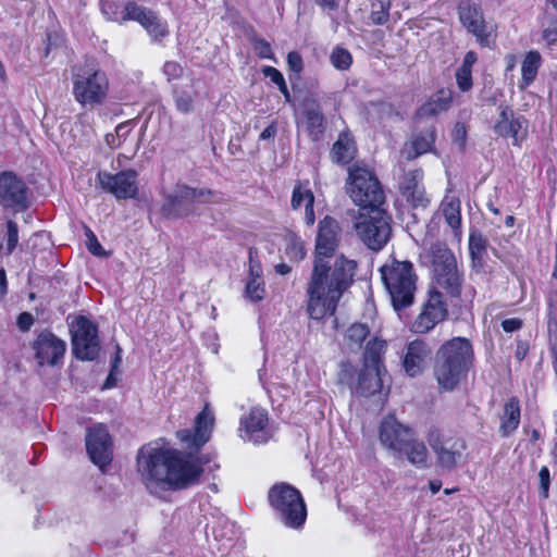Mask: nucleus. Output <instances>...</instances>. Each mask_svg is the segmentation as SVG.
Masks as SVG:
<instances>
[{"instance_id": "obj_1", "label": "nucleus", "mask_w": 557, "mask_h": 557, "mask_svg": "<svg viewBox=\"0 0 557 557\" xmlns=\"http://www.w3.org/2000/svg\"><path fill=\"white\" fill-rule=\"evenodd\" d=\"M341 239L338 221L330 215L324 216L319 222L313 270L307 286V312L311 319L321 320L334 313L342 295L354 281L355 260L343 255L335 259L333 265L326 260L333 256Z\"/></svg>"}, {"instance_id": "obj_2", "label": "nucleus", "mask_w": 557, "mask_h": 557, "mask_svg": "<svg viewBox=\"0 0 557 557\" xmlns=\"http://www.w3.org/2000/svg\"><path fill=\"white\" fill-rule=\"evenodd\" d=\"M137 469L146 487L154 493L185 490L200 480L203 472L200 459L193 453L147 445L137 455Z\"/></svg>"}, {"instance_id": "obj_3", "label": "nucleus", "mask_w": 557, "mask_h": 557, "mask_svg": "<svg viewBox=\"0 0 557 557\" xmlns=\"http://www.w3.org/2000/svg\"><path fill=\"white\" fill-rule=\"evenodd\" d=\"M474 361L472 344L465 337H454L440 346L435 354L433 374L443 391H453L463 380Z\"/></svg>"}, {"instance_id": "obj_4", "label": "nucleus", "mask_w": 557, "mask_h": 557, "mask_svg": "<svg viewBox=\"0 0 557 557\" xmlns=\"http://www.w3.org/2000/svg\"><path fill=\"white\" fill-rule=\"evenodd\" d=\"M393 309L399 313L414 302L418 276L410 261L391 260L380 269Z\"/></svg>"}, {"instance_id": "obj_5", "label": "nucleus", "mask_w": 557, "mask_h": 557, "mask_svg": "<svg viewBox=\"0 0 557 557\" xmlns=\"http://www.w3.org/2000/svg\"><path fill=\"white\" fill-rule=\"evenodd\" d=\"M72 84L74 99L82 106H99L107 98V75L94 61H86L72 69Z\"/></svg>"}, {"instance_id": "obj_6", "label": "nucleus", "mask_w": 557, "mask_h": 557, "mask_svg": "<svg viewBox=\"0 0 557 557\" xmlns=\"http://www.w3.org/2000/svg\"><path fill=\"white\" fill-rule=\"evenodd\" d=\"M352 227L358 238L371 250H381L389 240L391 218L383 208L357 210Z\"/></svg>"}, {"instance_id": "obj_7", "label": "nucleus", "mask_w": 557, "mask_h": 557, "mask_svg": "<svg viewBox=\"0 0 557 557\" xmlns=\"http://www.w3.org/2000/svg\"><path fill=\"white\" fill-rule=\"evenodd\" d=\"M347 194L358 210L383 208L385 195L375 175L368 169L354 165L348 170Z\"/></svg>"}, {"instance_id": "obj_8", "label": "nucleus", "mask_w": 557, "mask_h": 557, "mask_svg": "<svg viewBox=\"0 0 557 557\" xmlns=\"http://www.w3.org/2000/svg\"><path fill=\"white\" fill-rule=\"evenodd\" d=\"M269 502L284 525L299 529L306 521L307 509L298 490L286 483L273 485Z\"/></svg>"}, {"instance_id": "obj_9", "label": "nucleus", "mask_w": 557, "mask_h": 557, "mask_svg": "<svg viewBox=\"0 0 557 557\" xmlns=\"http://www.w3.org/2000/svg\"><path fill=\"white\" fill-rule=\"evenodd\" d=\"M386 371L384 368L362 366L358 371L349 361L339 364L338 382L361 396H372L382 391Z\"/></svg>"}, {"instance_id": "obj_10", "label": "nucleus", "mask_w": 557, "mask_h": 557, "mask_svg": "<svg viewBox=\"0 0 557 557\" xmlns=\"http://www.w3.org/2000/svg\"><path fill=\"white\" fill-rule=\"evenodd\" d=\"M215 196L216 194L211 189H196L186 185H177L175 189L165 197L161 210L168 218L187 216L194 211V203L214 201Z\"/></svg>"}, {"instance_id": "obj_11", "label": "nucleus", "mask_w": 557, "mask_h": 557, "mask_svg": "<svg viewBox=\"0 0 557 557\" xmlns=\"http://www.w3.org/2000/svg\"><path fill=\"white\" fill-rule=\"evenodd\" d=\"M70 332L75 357L81 360H95L100 351L97 325L79 315L71 323Z\"/></svg>"}, {"instance_id": "obj_12", "label": "nucleus", "mask_w": 557, "mask_h": 557, "mask_svg": "<svg viewBox=\"0 0 557 557\" xmlns=\"http://www.w3.org/2000/svg\"><path fill=\"white\" fill-rule=\"evenodd\" d=\"M437 466L445 471H453L460 462L466 443L462 438L445 436L437 429H431L426 435Z\"/></svg>"}, {"instance_id": "obj_13", "label": "nucleus", "mask_w": 557, "mask_h": 557, "mask_svg": "<svg viewBox=\"0 0 557 557\" xmlns=\"http://www.w3.org/2000/svg\"><path fill=\"white\" fill-rule=\"evenodd\" d=\"M447 313V304L443 294L435 287H430L410 330L416 334L429 333L446 319Z\"/></svg>"}, {"instance_id": "obj_14", "label": "nucleus", "mask_w": 557, "mask_h": 557, "mask_svg": "<svg viewBox=\"0 0 557 557\" xmlns=\"http://www.w3.org/2000/svg\"><path fill=\"white\" fill-rule=\"evenodd\" d=\"M461 25L472 34L481 47H490L495 37V28L484 20L482 9L470 1H461L458 5Z\"/></svg>"}, {"instance_id": "obj_15", "label": "nucleus", "mask_w": 557, "mask_h": 557, "mask_svg": "<svg viewBox=\"0 0 557 557\" xmlns=\"http://www.w3.org/2000/svg\"><path fill=\"white\" fill-rule=\"evenodd\" d=\"M137 176L138 174L134 170H125L116 174L100 171L97 173V184L117 200L131 199L135 198L138 193Z\"/></svg>"}, {"instance_id": "obj_16", "label": "nucleus", "mask_w": 557, "mask_h": 557, "mask_svg": "<svg viewBox=\"0 0 557 557\" xmlns=\"http://www.w3.org/2000/svg\"><path fill=\"white\" fill-rule=\"evenodd\" d=\"M269 418L265 409L251 408L239 421L238 435L245 442L253 444L267 443L271 433L268 429Z\"/></svg>"}, {"instance_id": "obj_17", "label": "nucleus", "mask_w": 557, "mask_h": 557, "mask_svg": "<svg viewBox=\"0 0 557 557\" xmlns=\"http://www.w3.org/2000/svg\"><path fill=\"white\" fill-rule=\"evenodd\" d=\"M414 435V431L400 423L394 416L385 417L380 424L379 438L386 449L393 453H401L404 446Z\"/></svg>"}, {"instance_id": "obj_18", "label": "nucleus", "mask_w": 557, "mask_h": 557, "mask_svg": "<svg viewBox=\"0 0 557 557\" xmlns=\"http://www.w3.org/2000/svg\"><path fill=\"white\" fill-rule=\"evenodd\" d=\"M86 449L91 461L103 468L112 460L110 435L102 424L88 429L86 434Z\"/></svg>"}, {"instance_id": "obj_19", "label": "nucleus", "mask_w": 557, "mask_h": 557, "mask_svg": "<svg viewBox=\"0 0 557 557\" xmlns=\"http://www.w3.org/2000/svg\"><path fill=\"white\" fill-rule=\"evenodd\" d=\"M121 20L123 22L132 20L138 22L154 39L165 37L168 27L165 22L161 21L154 12L135 2H128L122 11Z\"/></svg>"}, {"instance_id": "obj_20", "label": "nucleus", "mask_w": 557, "mask_h": 557, "mask_svg": "<svg viewBox=\"0 0 557 557\" xmlns=\"http://www.w3.org/2000/svg\"><path fill=\"white\" fill-rule=\"evenodd\" d=\"M0 205L4 208L25 209L27 207V187L12 172L0 174Z\"/></svg>"}, {"instance_id": "obj_21", "label": "nucleus", "mask_w": 557, "mask_h": 557, "mask_svg": "<svg viewBox=\"0 0 557 557\" xmlns=\"http://www.w3.org/2000/svg\"><path fill=\"white\" fill-rule=\"evenodd\" d=\"M494 131L502 137L511 138L513 145H519L527 137L528 124L522 116H516L509 107H500Z\"/></svg>"}, {"instance_id": "obj_22", "label": "nucleus", "mask_w": 557, "mask_h": 557, "mask_svg": "<svg viewBox=\"0 0 557 557\" xmlns=\"http://www.w3.org/2000/svg\"><path fill=\"white\" fill-rule=\"evenodd\" d=\"M213 413L209 410L208 406L196 417L195 429L181 430L177 432L180 441L188 448H200L209 438L213 426Z\"/></svg>"}, {"instance_id": "obj_23", "label": "nucleus", "mask_w": 557, "mask_h": 557, "mask_svg": "<svg viewBox=\"0 0 557 557\" xmlns=\"http://www.w3.org/2000/svg\"><path fill=\"white\" fill-rule=\"evenodd\" d=\"M36 358L40 366H54L64 356L66 344L50 332H42L34 343Z\"/></svg>"}, {"instance_id": "obj_24", "label": "nucleus", "mask_w": 557, "mask_h": 557, "mask_svg": "<svg viewBox=\"0 0 557 557\" xmlns=\"http://www.w3.org/2000/svg\"><path fill=\"white\" fill-rule=\"evenodd\" d=\"M432 356L430 345L423 339L410 342L405 349L403 367L410 376H416L425 369Z\"/></svg>"}, {"instance_id": "obj_25", "label": "nucleus", "mask_w": 557, "mask_h": 557, "mask_svg": "<svg viewBox=\"0 0 557 557\" xmlns=\"http://www.w3.org/2000/svg\"><path fill=\"white\" fill-rule=\"evenodd\" d=\"M423 173L421 170H412L405 174L401 183L400 190L407 201L413 207H425L429 199L425 195L422 185Z\"/></svg>"}, {"instance_id": "obj_26", "label": "nucleus", "mask_w": 557, "mask_h": 557, "mask_svg": "<svg viewBox=\"0 0 557 557\" xmlns=\"http://www.w3.org/2000/svg\"><path fill=\"white\" fill-rule=\"evenodd\" d=\"M461 285L462 276L457 265L433 272V285L431 287L442 288L446 294L457 297L460 295Z\"/></svg>"}, {"instance_id": "obj_27", "label": "nucleus", "mask_w": 557, "mask_h": 557, "mask_svg": "<svg viewBox=\"0 0 557 557\" xmlns=\"http://www.w3.org/2000/svg\"><path fill=\"white\" fill-rule=\"evenodd\" d=\"M290 206L293 210H299L305 207V222L308 226H312L315 222L314 214V195L310 188L302 183H297L293 189Z\"/></svg>"}, {"instance_id": "obj_28", "label": "nucleus", "mask_w": 557, "mask_h": 557, "mask_svg": "<svg viewBox=\"0 0 557 557\" xmlns=\"http://www.w3.org/2000/svg\"><path fill=\"white\" fill-rule=\"evenodd\" d=\"M406 459L418 469H426L430 466V455L423 441L417 438L416 434L401 449Z\"/></svg>"}, {"instance_id": "obj_29", "label": "nucleus", "mask_w": 557, "mask_h": 557, "mask_svg": "<svg viewBox=\"0 0 557 557\" xmlns=\"http://www.w3.org/2000/svg\"><path fill=\"white\" fill-rule=\"evenodd\" d=\"M304 114L309 136L313 140H318L325 129L322 108L315 100H307Z\"/></svg>"}, {"instance_id": "obj_30", "label": "nucleus", "mask_w": 557, "mask_h": 557, "mask_svg": "<svg viewBox=\"0 0 557 557\" xmlns=\"http://www.w3.org/2000/svg\"><path fill=\"white\" fill-rule=\"evenodd\" d=\"M520 423V404L518 398L511 397L504 406L500 418L499 432L506 437L518 429Z\"/></svg>"}, {"instance_id": "obj_31", "label": "nucleus", "mask_w": 557, "mask_h": 557, "mask_svg": "<svg viewBox=\"0 0 557 557\" xmlns=\"http://www.w3.org/2000/svg\"><path fill=\"white\" fill-rule=\"evenodd\" d=\"M429 256L431 258L432 272L457 265L455 255L445 243L437 242L432 244Z\"/></svg>"}, {"instance_id": "obj_32", "label": "nucleus", "mask_w": 557, "mask_h": 557, "mask_svg": "<svg viewBox=\"0 0 557 557\" xmlns=\"http://www.w3.org/2000/svg\"><path fill=\"white\" fill-rule=\"evenodd\" d=\"M435 128L430 126L423 129L417 137L410 143V147L406 149V158L414 159L423 153L432 150L435 141Z\"/></svg>"}, {"instance_id": "obj_33", "label": "nucleus", "mask_w": 557, "mask_h": 557, "mask_svg": "<svg viewBox=\"0 0 557 557\" xmlns=\"http://www.w3.org/2000/svg\"><path fill=\"white\" fill-rule=\"evenodd\" d=\"M542 65V57L539 51H529L521 64V81L519 87L524 89L530 86L536 78L539 69Z\"/></svg>"}, {"instance_id": "obj_34", "label": "nucleus", "mask_w": 557, "mask_h": 557, "mask_svg": "<svg viewBox=\"0 0 557 557\" xmlns=\"http://www.w3.org/2000/svg\"><path fill=\"white\" fill-rule=\"evenodd\" d=\"M356 148L354 140L348 134H341L332 148V159L337 163L347 164L355 157Z\"/></svg>"}, {"instance_id": "obj_35", "label": "nucleus", "mask_w": 557, "mask_h": 557, "mask_svg": "<svg viewBox=\"0 0 557 557\" xmlns=\"http://www.w3.org/2000/svg\"><path fill=\"white\" fill-rule=\"evenodd\" d=\"M386 348V342L379 338L370 341L364 350L363 366L372 368H384L382 366V355Z\"/></svg>"}, {"instance_id": "obj_36", "label": "nucleus", "mask_w": 557, "mask_h": 557, "mask_svg": "<svg viewBox=\"0 0 557 557\" xmlns=\"http://www.w3.org/2000/svg\"><path fill=\"white\" fill-rule=\"evenodd\" d=\"M442 212L451 230L459 231L461 227L460 200L455 197L445 198L442 203Z\"/></svg>"}, {"instance_id": "obj_37", "label": "nucleus", "mask_w": 557, "mask_h": 557, "mask_svg": "<svg viewBox=\"0 0 557 557\" xmlns=\"http://www.w3.org/2000/svg\"><path fill=\"white\" fill-rule=\"evenodd\" d=\"M469 252L473 268H481L486 253V239L480 233L472 232L470 234Z\"/></svg>"}, {"instance_id": "obj_38", "label": "nucleus", "mask_w": 557, "mask_h": 557, "mask_svg": "<svg viewBox=\"0 0 557 557\" xmlns=\"http://www.w3.org/2000/svg\"><path fill=\"white\" fill-rule=\"evenodd\" d=\"M370 335L369 326L364 323H354L346 331V345L351 350H359L364 339Z\"/></svg>"}, {"instance_id": "obj_39", "label": "nucleus", "mask_w": 557, "mask_h": 557, "mask_svg": "<svg viewBox=\"0 0 557 557\" xmlns=\"http://www.w3.org/2000/svg\"><path fill=\"white\" fill-rule=\"evenodd\" d=\"M391 0H370L369 18L374 25H385L389 21Z\"/></svg>"}, {"instance_id": "obj_40", "label": "nucleus", "mask_w": 557, "mask_h": 557, "mask_svg": "<svg viewBox=\"0 0 557 557\" xmlns=\"http://www.w3.org/2000/svg\"><path fill=\"white\" fill-rule=\"evenodd\" d=\"M449 107V100L443 97H437L425 102L417 112L420 117H430L446 111Z\"/></svg>"}, {"instance_id": "obj_41", "label": "nucleus", "mask_w": 557, "mask_h": 557, "mask_svg": "<svg viewBox=\"0 0 557 557\" xmlns=\"http://www.w3.org/2000/svg\"><path fill=\"white\" fill-rule=\"evenodd\" d=\"M285 252L292 260H301L306 255L302 240L295 235L287 237Z\"/></svg>"}, {"instance_id": "obj_42", "label": "nucleus", "mask_w": 557, "mask_h": 557, "mask_svg": "<svg viewBox=\"0 0 557 557\" xmlns=\"http://www.w3.org/2000/svg\"><path fill=\"white\" fill-rule=\"evenodd\" d=\"M246 297L251 301H260L264 298L265 287L263 280L248 278L245 288Z\"/></svg>"}, {"instance_id": "obj_43", "label": "nucleus", "mask_w": 557, "mask_h": 557, "mask_svg": "<svg viewBox=\"0 0 557 557\" xmlns=\"http://www.w3.org/2000/svg\"><path fill=\"white\" fill-rule=\"evenodd\" d=\"M352 57L350 52L343 48H335L331 54V63L341 71L348 70L351 65Z\"/></svg>"}, {"instance_id": "obj_44", "label": "nucleus", "mask_w": 557, "mask_h": 557, "mask_svg": "<svg viewBox=\"0 0 557 557\" xmlns=\"http://www.w3.org/2000/svg\"><path fill=\"white\" fill-rule=\"evenodd\" d=\"M102 14L110 21L123 23L121 20L122 11L120 5L114 0H101L100 2Z\"/></svg>"}, {"instance_id": "obj_45", "label": "nucleus", "mask_w": 557, "mask_h": 557, "mask_svg": "<svg viewBox=\"0 0 557 557\" xmlns=\"http://www.w3.org/2000/svg\"><path fill=\"white\" fill-rule=\"evenodd\" d=\"M7 245H5V253L11 255L18 244V228L17 224L14 221H8L7 223Z\"/></svg>"}, {"instance_id": "obj_46", "label": "nucleus", "mask_w": 557, "mask_h": 557, "mask_svg": "<svg viewBox=\"0 0 557 557\" xmlns=\"http://www.w3.org/2000/svg\"><path fill=\"white\" fill-rule=\"evenodd\" d=\"M455 76H456L457 86L462 92H467L472 88L473 83H472V71L471 70H465V69L459 67L456 71Z\"/></svg>"}, {"instance_id": "obj_47", "label": "nucleus", "mask_w": 557, "mask_h": 557, "mask_svg": "<svg viewBox=\"0 0 557 557\" xmlns=\"http://www.w3.org/2000/svg\"><path fill=\"white\" fill-rule=\"evenodd\" d=\"M85 235H86V245H87L88 250L94 256L106 257L107 252L104 251L103 247L98 242L97 236L94 234V232L90 228H86Z\"/></svg>"}, {"instance_id": "obj_48", "label": "nucleus", "mask_w": 557, "mask_h": 557, "mask_svg": "<svg viewBox=\"0 0 557 557\" xmlns=\"http://www.w3.org/2000/svg\"><path fill=\"white\" fill-rule=\"evenodd\" d=\"M193 97L186 91H180L175 96V104L180 112L188 113L193 110Z\"/></svg>"}, {"instance_id": "obj_49", "label": "nucleus", "mask_w": 557, "mask_h": 557, "mask_svg": "<svg viewBox=\"0 0 557 557\" xmlns=\"http://www.w3.org/2000/svg\"><path fill=\"white\" fill-rule=\"evenodd\" d=\"M163 73L169 81L176 79L182 76L183 67L175 61H168L163 65Z\"/></svg>"}, {"instance_id": "obj_50", "label": "nucleus", "mask_w": 557, "mask_h": 557, "mask_svg": "<svg viewBox=\"0 0 557 557\" xmlns=\"http://www.w3.org/2000/svg\"><path fill=\"white\" fill-rule=\"evenodd\" d=\"M540 479V491L543 497L548 496L549 485H550V475L547 467H542L539 472Z\"/></svg>"}, {"instance_id": "obj_51", "label": "nucleus", "mask_w": 557, "mask_h": 557, "mask_svg": "<svg viewBox=\"0 0 557 557\" xmlns=\"http://www.w3.org/2000/svg\"><path fill=\"white\" fill-rule=\"evenodd\" d=\"M262 280V267L259 261L255 260L252 249L249 250V277Z\"/></svg>"}, {"instance_id": "obj_52", "label": "nucleus", "mask_w": 557, "mask_h": 557, "mask_svg": "<svg viewBox=\"0 0 557 557\" xmlns=\"http://www.w3.org/2000/svg\"><path fill=\"white\" fill-rule=\"evenodd\" d=\"M121 354H122V349H121V347L119 345H116V354H115L114 360H113L112 366H111L110 374H109V376L107 379V382L104 384L106 387H111L115 383L114 373H115L116 369L119 368V366H120V363L122 361Z\"/></svg>"}, {"instance_id": "obj_53", "label": "nucleus", "mask_w": 557, "mask_h": 557, "mask_svg": "<svg viewBox=\"0 0 557 557\" xmlns=\"http://www.w3.org/2000/svg\"><path fill=\"white\" fill-rule=\"evenodd\" d=\"M287 64L289 69L295 73H300L302 71V59L298 52H289L287 54Z\"/></svg>"}, {"instance_id": "obj_54", "label": "nucleus", "mask_w": 557, "mask_h": 557, "mask_svg": "<svg viewBox=\"0 0 557 557\" xmlns=\"http://www.w3.org/2000/svg\"><path fill=\"white\" fill-rule=\"evenodd\" d=\"M255 51L262 59H271L272 58L271 47L263 39L257 40L255 42Z\"/></svg>"}, {"instance_id": "obj_55", "label": "nucleus", "mask_w": 557, "mask_h": 557, "mask_svg": "<svg viewBox=\"0 0 557 557\" xmlns=\"http://www.w3.org/2000/svg\"><path fill=\"white\" fill-rule=\"evenodd\" d=\"M262 73L265 77H269L276 86L283 83L284 77L282 73L272 66H264Z\"/></svg>"}, {"instance_id": "obj_56", "label": "nucleus", "mask_w": 557, "mask_h": 557, "mask_svg": "<svg viewBox=\"0 0 557 557\" xmlns=\"http://www.w3.org/2000/svg\"><path fill=\"white\" fill-rule=\"evenodd\" d=\"M34 323V318L28 312H22L17 318V326L21 331H28Z\"/></svg>"}, {"instance_id": "obj_57", "label": "nucleus", "mask_w": 557, "mask_h": 557, "mask_svg": "<svg viewBox=\"0 0 557 557\" xmlns=\"http://www.w3.org/2000/svg\"><path fill=\"white\" fill-rule=\"evenodd\" d=\"M522 326V321L517 318L506 319L502 322V327L505 332H515Z\"/></svg>"}, {"instance_id": "obj_58", "label": "nucleus", "mask_w": 557, "mask_h": 557, "mask_svg": "<svg viewBox=\"0 0 557 557\" xmlns=\"http://www.w3.org/2000/svg\"><path fill=\"white\" fill-rule=\"evenodd\" d=\"M478 61V55L474 51H468L463 58L461 69L471 70L473 64Z\"/></svg>"}, {"instance_id": "obj_59", "label": "nucleus", "mask_w": 557, "mask_h": 557, "mask_svg": "<svg viewBox=\"0 0 557 557\" xmlns=\"http://www.w3.org/2000/svg\"><path fill=\"white\" fill-rule=\"evenodd\" d=\"M131 132V127L127 123H121L115 128V134L117 139L122 141V139H125Z\"/></svg>"}, {"instance_id": "obj_60", "label": "nucleus", "mask_w": 557, "mask_h": 557, "mask_svg": "<svg viewBox=\"0 0 557 557\" xmlns=\"http://www.w3.org/2000/svg\"><path fill=\"white\" fill-rule=\"evenodd\" d=\"M275 135H276V126L274 123H272L261 132L260 139L261 140L272 139V138H274Z\"/></svg>"}, {"instance_id": "obj_61", "label": "nucleus", "mask_w": 557, "mask_h": 557, "mask_svg": "<svg viewBox=\"0 0 557 557\" xmlns=\"http://www.w3.org/2000/svg\"><path fill=\"white\" fill-rule=\"evenodd\" d=\"M7 273L3 268H0V295H4L7 293Z\"/></svg>"}, {"instance_id": "obj_62", "label": "nucleus", "mask_w": 557, "mask_h": 557, "mask_svg": "<svg viewBox=\"0 0 557 557\" xmlns=\"http://www.w3.org/2000/svg\"><path fill=\"white\" fill-rule=\"evenodd\" d=\"M106 143L111 148H116L121 145V140L117 139L116 134H107L106 135Z\"/></svg>"}, {"instance_id": "obj_63", "label": "nucleus", "mask_w": 557, "mask_h": 557, "mask_svg": "<svg viewBox=\"0 0 557 557\" xmlns=\"http://www.w3.org/2000/svg\"><path fill=\"white\" fill-rule=\"evenodd\" d=\"M315 2L330 10H334L338 5V0H315Z\"/></svg>"}, {"instance_id": "obj_64", "label": "nucleus", "mask_w": 557, "mask_h": 557, "mask_svg": "<svg viewBox=\"0 0 557 557\" xmlns=\"http://www.w3.org/2000/svg\"><path fill=\"white\" fill-rule=\"evenodd\" d=\"M543 38L548 42L552 44L557 39V30L555 29H545L543 32Z\"/></svg>"}]
</instances>
